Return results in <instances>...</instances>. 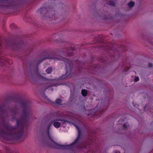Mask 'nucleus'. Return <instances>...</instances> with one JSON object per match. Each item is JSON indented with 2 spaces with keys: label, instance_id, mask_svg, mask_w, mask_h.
Listing matches in <instances>:
<instances>
[{
  "label": "nucleus",
  "instance_id": "f257e3e1",
  "mask_svg": "<svg viewBox=\"0 0 153 153\" xmlns=\"http://www.w3.org/2000/svg\"><path fill=\"white\" fill-rule=\"evenodd\" d=\"M51 140L52 142V143L51 145V147L53 148L57 149H68L71 145L66 146L61 145L57 144L52 140Z\"/></svg>",
  "mask_w": 153,
  "mask_h": 153
},
{
  "label": "nucleus",
  "instance_id": "f03ea898",
  "mask_svg": "<svg viewBox=\"0 0 153 153\" xmlns=\"http://www.w3.org/2000/svg\"><path fill=\"white\" fill-rule=\"evenodd\" d=\"M63 120L60 119H57L56 120H53L52 122L51 123L50 126H51L53 123L54 126L56 128H59L61 126V123L58 121H62Z\"/></svg>",
  "mask_w": 153,
  "mask_h": 153
},
{
  "label": "nucleus",
  "instance_id": "7ed1b4c3",
  "mask_svg": "<svg viewBox=\"0 0 153 153\" xmlns=\"http://www.w3.org/2000/svg\"><path fill=\"white\" fill-rule=\"evenodd\" d=\"M5 129L10 132L9 134H11V133L13 131H14L16 130L15 128H13V127L10 126L9 125H7L5 127Z\"/></svg>",
  "mask_w": 153,
  "mask_h": 153
},
{
  "label": "nucleus",
  "instance_id": "20e7f679",
  "mask_svg": "<svg viewBox=\"0 0 153 153\" xmlns=\"http://www.w3.org/2000/svg\"><path fill=\"white\" fill-rule=\"evenodd\" d=\"M7 61V59L4 57H1L0 58V65H2V64L4 63Z\"/></svg>",
  "mask_w": 153,
  "mask_h": 153
},
{
  "label": "nucleus",
  "instance_id": "39448f33",
  "mask_svg": "<svg viewBox=\"0 0 153 153\" xmlns=\"http://www.w3.org/2000/svg\"><path fill=\"white\" fill-rule=\"evenodd\" d=\"M52 68L51 67H49L46 70V72L48 74H51L52 72Z\"/></svg>",
  "mask_w": 153,
  "mask_h": 153
},
{
  "label": "nucleus",
  "instance_id": "423d86ee",
  "mask_svg": "<svg viewBox=\"0 0 153 153\" xmlns=\"http://www.w3.org/2000/svg\"><path fill=\"white\" fill-rule=\"evenodd\" d=\"M82 94L84 97H85L87 96V91L86 90L82 89Z\"/></svg>",
  "mask_w": 153,
  "mask_h": 153
},
{
  "label": "nucleus",
  "instance_id": "0eeeda50",
  "mask_svg": "<svg viewBox=\"0 0 153 153\" xmlns=\"http://www.w3.org/2000/svg\"><path fill=\"white\" fill-rule=\"evenodd\" d=\"M56 103L58 104L61 105L62 102V100L61 99H57L55 101Z\"/></svg>",
  "mask_w": 153,
  "mask_h": 153
},
{
  "label": "nucleus",
  "instance_id": "6e6552de",
  "mask_svg": "<svg viewBox=\"0 0 153 153\" xmlns=\"http://www.w3.org/2000/svg\"><path fill=\"white\" fill-rule=\"evenodd\" d=\"M134 2L131 1L128 4V6H129L130 8L133 7L134 5Z\"/></svg>",
  "mask_w": 153,
  "mask_h": 153
},
{
  "label": "nucleus",
  "instance_id": "1a4fd4ad",
  "mask_svg": "<svg viewBox=\"0 0 153 153\" xmlns=\"http://www.w3.org/2000/svg\"><path fill=\"white\" fill-rule=\"evenodd\" d=\"M28 112L27 111H24L23 113V116L25 118L26 117L28 116Z\"/></svg>",
  "mask_w": 153,
  "mask_h": 153
},
{
  "label": "nucleus",
  "instance_id": "9d476101",
  "mask_svg": "<svg viewBox=\"0 0 153 153\" xmlns=\"http://www.w3.org/2000/svg\"><path fill=\"white\" fill-rule=\"evenodd\" d=\"M23 120H22L19 121V120H17V124L18 126H19L20 124L22 123H23Z\"/></svg>",
  "mask_w": 153,
  "mask_h": 153
},
{
  "label": "nucleus",
  "instance_id": "9b49d317",
  "mask_svg": "<svg viewBox=\"0 0 153 153\" xmlns=\"http://www.w3.org/2000/svg\"><path fill=\"white\" fill-rule=\"evenodd\" d=\"M108 4L111 5L113 6H114L115 5V3L113 1H110L108 2Z\"/></svg>",
  "mask_w": 153,
  "mask_h": 153
},
{
  "label": "nucleus",
  "instance_id": "f8f14e48",
  "mask_svg": "<svg viewBox=\"0 0 153 153\" xmlns=\"http://www.w3.org/2000/svg\"><path fill=\"white\" fill-rule=\"evenodd\" d=\"M4 108L3 106H0V112H3V109Z\"/></svg>",
  "mask_w": 153,
  "mask_h": 153
},
{
  "label": "nucleus",
  "instance_id": "ddd939ff",
  "mask_svg": "<svg viewBox=\"0 0 153 153\" xmlns=\"http://www.w3.org/2000/svg\"><path fill=\"white\" fill-rule=\"evenodd\" d=\"M139 80V78L138 77H136L134 79V81L135 82H136L138 81Z\"/></svg>",
  "mask_w": 153,
  "mask_h": 153
},
{
  "label": "nucleus",
  "instance_id": "4468645a",
  "mask_svg": "<svg viewBox=\"0 0 153 153\" xmlns=\"http://www.w3.org/2000/svg\"><path fill=\"white\" fill-rule=\"evenodd\" d=\"M10 26L11 27V28L12 29L13 28V27H14L15 26V24H14V23H13V24H10Z\"/></svg>",
  "mask_w": 153,
  "mask_h": 153
},
{
  "label": "nucleus",
  "instance_id": "2eb2a0df",
  "mask_svg": "<svg viewBox=\"0 0 153 153\" xmlns=\"http://www.w3.org/2000/svg\"><path fill=\"white\" fill-rule=\"evenodd\" d=\"M153 66L152 64V63H149V67H152Z\"/></svg>",
  "mask_w": 153,
  "mask_h": 153
},
{
  "label": "nucleus",
  "instance_id": "dca6fc26",
  "mask_svg": "<svg viewBox=\"0 0 153 153\" xmlns=\"http://www.w3.org/2000/svg\"><path fill=\"white\" fill-rule=\"evenodd\" d=\"M117 153H120V152L119 151H118L117 152Z\"/></svg>",
  "mask_w": 153,
  "mask_h": 153
},
{
  "label": "nucleus",
  "instance_id": "f3484780",
  "mask_svg": "<svg viewBox=\"0 0 153 153\" xmlns=\"http://www.w3.org/2000/svg\"><path fill=\"white\" fill-rule=\"evenodd\" d=\"M77 128H78V131H79V128H78V127H77Z\"/></svg>",
  "mask_w": 153,
  "mask_h": 153
},
{
  "label": "nucleus",
  "instance_id": "a211bd4d",
  "mask_svg": "<svg viewBox=\"0 0 153 153\" xmlns=\"http://www.w3.org/2000/svg\"><path fill=\"white\" fill-rule=\"evenodd\" d=\"M123 126H124H124H125V125H124H124H123Z\"/></svg>",
  "mask_w": 153,
  "mask_h": 153
},
{
  "label": "nucleus",
  "instance_id": "6ab92c4d",
  "mask_svg": "<svg viewBox=\"0 0 153 153\" xmlns=\"http://www.w3.org/2000/svg\"><path fill=\"white\" fill-rule=\"evenodd\" d=\"M0 153H1V151H0Z\"/></svg>",
  "mask_w": 153,
  "mask_h": 153
},
{
  "label": "nucleus",
  "instance_id": "aec40b11",
  "mask_svg": "<svg viewBox=\"0 0 153 153\" xmlns=\"http://www.w3.org/2000/svg\"><path fill=\"white\" fill-rule=\"evenodd\" d=\"M49 137H50V138H51V137L50 136H49Z\"/></svg>",
  "mask_w": 153,
  "mask_h": 153
},
{
  "label": "nucleus",
  "instance_id": "412c9836",
  "mask_svg": "<svg viewBox=\"0 0 153 153\" xmlns=\"http://www.w3.org/2000/svg\"><path fill=\"white\" fill-rule=\"evenodd\" d=\"M49 137H50V138H51V137L50 136H49Z\"/></svg>",
  "mask_w": 153,
  "mask_h": 153
},
{
  "label": "nucleus",
  "instance_id": "4be33fe9",
  "mask_svg": "<svg viewBox=\"0 0 153 153\" xmlns=\"http://www.w3.org/2000/svg\"><path fill=\"white\" fill-rule=\"evenodd\" d=\"M49 137H50V138H51V137L50 136H49Z\"/></svg>",
  "mask_w": 153,
  "mask_h": 153
}]
</instances>
